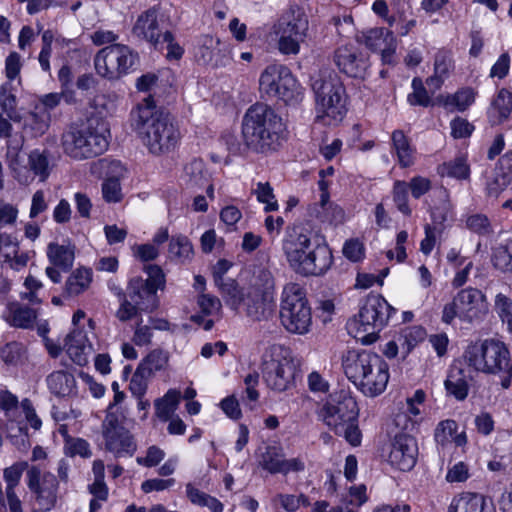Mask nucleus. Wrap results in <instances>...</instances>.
Returning a JSON list of instances; mask_svg holds the SVG:
<instances>
[{
    "instance_id": "49530a36",
    "label": "nucleus",
    "mask_w": 512,
    "mask_h": 512,
    "mask_svg": "<svg viewBox=\"0 0 512 512\" xmlns=\"http://www.w3.org/2000/svg\"><path fill=\"white\" fill-rule=\"evenodd\" d=\"M16 106L17 100L16 96L12 93L11 84H2L0 86V108L13 121L18 120Z\"/></svg>"
},
{
    "instance_id": "2f4dec72",
    "label": "nucleus",
    "mask_w": 512,
    "mask_h": 512,
    "mask_svg": "<svg viewBox=\"0 0 512 512\" xmlns=\"http://www.w3.org/2000/svg\"><path fill=\"white\" fill-rule=\"evenodd\" d=\"M36 317V311L34 309L23 306L18 302L9 303L5 312L6 321L12 326L20 328L32 327Z\"/></svg>"
},
{
    "instance_id": "de8ad7c7",
    "label": "nucleus",
    "mask_w": 512,
    "mask_h": 512,
    "mask_svg": "<svg viewBox=\"0 0 512 512\" xmlns=\"http://www.w3.org/2000/svg\"><path fill=\"white\" fill-rule=\"evenodd\" d=\"M30 466L26 461H19L7 467L3 471V478L6 482V490H14L20 483L23 472Z\"/></svg>"
},
{
    "instance_id": "4c0bfd02",
    "label": "nucleus",
    "mask_w": 512,
    "mask_h": 512,
    "mask_svg": "<svg viewBox=\"0 0 512 512\" xmlns=\"http://www.w3.org/2000/svg\"><path fill=\"white\" fill-rule=\"evenodd\" d=\"M168 252L172 259H177L181 263L190 261L194 254L191 241L182 234L170 238Z\"/></svg>"
},
{
    "instance_id": "09e8293b",
    "label": "nucleus",
    "mask_w": 512,
    "mask_h": 512,
    "mask_svg": "<svg viewBox=\"0 0 512 512\" xmlns=\"http://www.w3.org/2000/svg\"><path fill=\"white\" fill-rule=\"evenodd\" d=\"M257 200L265 204V211H275L278 209L277 201L273 194V189L268 182H258L256 188L253 190Z\"/></svg>"
},
{
    "instance_id": "6ab92c4d",
    "label": "nucleus",
    "mask_w": 512,
    "mask_h": 512,
    "mask_svg": "<svg viewBox=\"0 0 512 512\" xmlns=\"http://www.w3.org/2000/svg\"><path fill=\"white\" fill-rule=\"evenodd\" d=\"M455 299L462 321L471 323L481 320L488 312L486 296L476 288L462 289Z\"/></svg>"
},
{
    "instance_id": "f8f14e48",
    "label": "nucleus",
    "mask_w": 512,
    "mask_h": 512,
    "mask_svg": "<svg viewBox=\"0 0 512 512\" xmlns=\"http://www.w3.org/2000/svg\"><path fill=\"white\" fill-rule=\"evenodd\" d=\"M263 378L267 386L277 392H283L293 385L295 366L288 351L280 345H274L264 354Z\"/></svg>"
},
{
    "instance_id": "8fccbe9b",
    "label": "nucleus",
    "mask_w": 512,
    "mask_h": 512,
    "mask_svg": "<svg viewBox=\"0 0 512 512\" xmlns=\"http://www.w3.org/2000/svg\"><path fill=\"white\" fill-rule=\"evenodd\" d=\"M65 454L70 457L80 456L89 458L92 455L89 443L82 438H68L64 444Z\"/></svg>"
},
{
    "instance_id": "473e14b6",
    "label": "nucleus",
    "mask_w": 512,
    "mask_h": 512,
    "mask_svg": "<svg viewBox=\"0 0 512 512\" xmlns=\"http://www.w3.org/2000/svg\"><path fill=\"white\" fill-rule=\"evenodd\" d=\"M47 385L54 395L66 397L74 393L76 381L71 373L59 370L51 373L47 377Z\"/></svg>"
},
{
    "instance_id": "052dcab7",
    "label": "nucleus",
    "mask_w": 512,
    "mask_h": 512,
    "mask_svg": "<svg viewBox=\"0 0 512 512\" xmlns=\"http://www.w3.org/2000/svg\"><path fill=\"white\" fill-rule=\"evenodd\" d=\"M336 434L343 436L352 446H358L361 443V432L356 421H349L341 428L334 430Z\"/></svg>"
},
{
    "instance_id": "a19ab883",
    "label": "nucleus",
    "mask_w": 512,
    "mask_h": 512,
    "mask_svg": "<svg viewBox=\"0 0 512 512\" xmlns=\"http://www.w3.org/2000/svg\"><path fill=\"white\" fill-rule=\"evenodd\" d=\"M493 266L502 272H512V238L493 250Z\"/></svg>"
},
{
    "instance_id": "2eb2a0df",
    "label": "nucleus",
    "mask_w": 512,
    "mask_h": 512,
    "mask_svg": "<svg viewBox=\"0 0 512 512\" xmlns=\"http://www.w3.org/2000/svg\"><path fill=\"white\" fill-rule=\"evenodd\" d=\"M308 30L309 22L304 14L292 15L290 18L281 19L275 26L279 52L283 55L299 54L300 45L305 41Z\"/></svg>"
},
{
    "instance_id": "e2e57ef3",
    "label": "nucleus",
    "mask_w": 512,
    "mask_h": 512,
    "mask_svg": "<svg viewBox=\"0 0 512 512\" xmlns=\"http://www.w3.org/2000/svg\"><path fill=\"white\" fill-rule=\"evenodd\" d=\"M147 377L148 375L139 368H137L136 372L133 374L129 383V389L135 397L141 398L146 393Z\"/></svg>"
},
{
    "instance_id": "ea45409f",
    "label": "nucleus",
    "mask_w": 512,
    "mask_h": 512,
    "mask_svg": "<svg viewBox=\"0 0 512 512\" xmlns=\"http://www.w3.org/2000/svg\"><path fill=\"white\" fill-rule=\"evenodd\" d=\"M437 172L441 177H451L459 180L469 178L470 167L464 156H458L453 160L444 162L438 166Z\"/></svg>"
},
{
    "instance_id": "cd10ccee",
    "label": "nucleus",
    "mask_w": 512,
    "mask_h": 512,
    "mask_svg": "<svg viewBox=\"0 0 512 512\" xmlns=\"http://www.w3.org/2000/svg\"><path fill=\"white\" fill-rule=\"evenodd\" d=\"M454 70L453 54L449 50H439L434 58V73L427 78L430 89L438 90Z\"/></svg>"
},
{
    "instance_id": "c9c22d12",
    "label": "nucleus",
    "mask_w": 512,
    "mask_h": 512,
    "mask_svg": "<svg viewBox=\"0 0 512 512\" xmlns=\"http://www.w3.org/2000/svg\"><path fill=\"white\" fill-rule=\"evenodd\" d=\"M181 180L190 189L205 186L208 183V177L203 161L195 159L186 164Z\"/></svg>"
},
{
    "instance_id": "603ef678",
    "label": "nucleus",
    "mask_w": 512,
    "mask_h": 512,
    "mask_svg": "<svg viewBox=\"0 0 512 512\" xmlns=\"http://www.w3.org/2000/svg\"><path fill=\"white\" fill-rule=\"evenodd\" d=\"M393 201L398 210L404 215H410L411 209L408 205V185L404 181H396L393 186Z\"/></svg>"
},
{
    "instance_id": "72a5a7b5",
    "label": "nucleus",
    "mask_w": 512,
    "mask_h": 512,
    "mask_svg": "<svg viewBox=\"0 0 512 512\" xmlns=\"http://www.w3.org/2000/svg\"><path fill=\"white\" fill-rule=\"evenodd\" d=\"M448 394L457 400H464L468 396L469 385L463 369L457 366L451 367L444 382Z\"/></svg>"
},
{
    "instance_id": "1a4fd4ad",
    "label": "nucleus",
    "mask_w": 512,
    "mask_h": 512,
    "mask_svg": "<svg viewBox=\"0 0 512 512\" xmlns=\"http://www.w3.org/2000/svg\"><path fill=\"white\" fill-rule=\"evenodd\" d=\"M465 359L475 371L489 375H502L508 367L509 350L496 339H485L469 345Z\"/></svg>"
},
{
    "instance_id": "58836bf2",
    "label": "nucleus",
    "mask_w": 512,
    "mask_h": 512,
    "mask_svg": "<svg viewBox=\"0 0 512 512\" xmlns=\"http://www.w3.org/2000/svg\"><path fill=\"white\" fill-rule=\"evenodd\" d=\"M216 285L220 288L223 298L228 306L237 309L244 299V296L233 279H224L222 275L215 273Z\"/></svg>"
},
{
    "instance_id": "f3484780",
    "label": "nucleus",
    "mask_w": 512,
    "mask_h": 512,
    "mask_svg": "<svg viewBox=\"0 0 512 512\" xmlns=\"http://www.w3.org/2000/svg\"><path fill=\"white\" fill-rule=\"evenodd\" d=\"M320 415L331 429H342L345 423L357 420V402L348 392L342 390L331 395Z\"/></svg>"
},
{
    "instance_id": "9d476101",
    "label": "nucleus",
    "mask_w": 512,
    "mask_h": 512,
    "mask_svg": "<svg viewBox=\"0 0 512 512\" xmlns=\"http://www.w3.org/2000/svg\"><path fill=\"white\" fill-rule=\"evenodd\" d=\"M139 55L124 44H111L97 52L94 67L98 75L108 80H118L134 71Z\"/></svg>"
},
{
    "instance_id": "4be33fe9",
    "label": "nucleus",
    "mask_w": 512,
    "mask_h": 512,
    "mask_svg": "<svg viewBox=\"0 0 512 512\" xmlns=\"http://www.w3.org/2000/svg\"><path fill=\"white\" fill-rule=\"evenodd\" d=\"M226 45L218 38L206 35L201 38L200 44L195 50V59L204 65H224Z\"/></svg>"
},
{
    "instance_id": "774afa93",
    "label": "nucleus",
    "mask_w": 512,
    "mask_h": 512,
    "mask_svg": "<svg viewBox=\"0 0 512 512\" xmlns=\"http://www.w3.org/2000/svg\"><path fill=\"white\" fill-rule=\"evenodd\" d=\"M165 457V452L157 446H150L145 457H137L139 465L145 467L157 466Z\"/></svg>"
},
{
    "instance_id": "c756f323",
    "label": "nucleus",
    "mask_w": 512,
    "mask_h": 512,
    "mask_svg": "<svg viewBox=\"0 0 512 512\" xmlns=\"http://www.w3.org/2000/svg\"><path fill=\"white\" fill-rule=\"evenodd\" d=\"M75 250V245L69 241L63 244L52 242L48 244L46 254L52 265L66 272L73 266Z\"/></svg>"
},
{
    "instance_id": "b1692460",
    "label": "nucleus",
    "mask_w": 512,
    "mask_h": 512,
    "mask_svg": "<svg viewBox=\"0 0 512 512\" xmlns=\"http://www.w3.org/2000/svg\"><path fill=\"white\" fill-rule=\"evenodd\" d=\"M449 512H495V507L483 494L464 492L453 498Z\"/></svg>"
},
{
    "instance_id": "423d86ee",
    "label": "nucleus",
    "mask_w": 512,
    "mask_h": 512,
    "mask_svg": "<svg viewBox=\"0 0 512 512\" xmlns=\"http://www.w3.org/2000/svg\"><path fill=\"white\" fill-rule=\"evenodd\" d=\"M108 135L107 122L101 117L91 116L63 134V150L76 160L93 158L106 151Z\"/></svg>"
},
{
    "instance_id": "ddd939ff",
    "label": "nucleus",
    "mask_w": 512,
    "mask_h": 512,
    "mask_svg": "<svg viewBox=\"0 0 512 512\" xmlns=\"http://www.w3.org/2000/svg\"><path fill=\"white\" fill-rule=\"evenodd\" d=\"M126 420L127 415L110 410L101 425L105 448L117 458L131 457L137 449L133 436L125 427Z\"/></svg>"
},
{
    "instance_id": "e433bc0d",
    "label": "nucleus",
    "mask_w": 512,
    "mask_h": 512,
    "mask_svg": "<svg viewBox=\"0 0 512 512\" xmlns=\"http://www.w3.org/2000/svg\"><path fill=\"white\" fill-rule=\"evenodd\" d=\"M181 393L176 389H169L166 394L155 401L156 416L162 421H168L174 415L180 402Z\"/></svg>"
},
{
    "instance_id": "680f3d73",
    "label": "nucleus",
    "mask_w": 512,
    "mask_h": 512,
    "mask_svg": "<svg viewBox=\"0 0 512 512\" xmlns=\"http://www.w3.org/2000/svg\"><path fill=\"white\" fill-rule=\"evenodd\" d=\"M47 128L48 122L36 113H31L24 123V129L30 130L33 137L43 135Z\"/></svg>"
},
{
    "instance_id": "20e7f679",
    "label": "nucleus",
    "mask_w": 512,
    "mask_h": 512,
    "mask_svg": "<svg viewBox=\"0 0 512 512\" xmlns=\"http://www.w3.org/2000/svg\"><path fill=\"white\" fill-rule=\"evenodd\" d=\"M342 367L347 378L365 396L382 394L389 381V366L384 359L368 350H348L342 356Z\"/></svg>"
},
{
    "instance_id": "9b49d317",
    "label": "nucleus",
    "mask_w": 512,
    "mask_h": 512,
    "mask_svg": "<svg viewBox=\"0 0 512 512\" xmlns=\"http://www.w3.org/2000/svg\"><path fill=\"white\" fill-rule=\"evenodd\" d=\"M260 92L285 103L298 101L301 88L291 70L283 64H270L260 75Z\"/></svg>"
},
{
    "instance_id": "5fc2aeb1",
    "label": "nucleus",
    "mask_w": 512,
    "mask_h": 512,
    "mask_svg": "<svg viewBox=\"0 0 512 512\" xmlns=\"http://www.w3.org/2000/svg\"><path fill=\"white\" fill-rule=\"evenodd\" d=\"M495 310L502 321L507 324L508 330L512 331V299L502 293L497 294Z\"/></svg>"
},
{
    "instance_id": "13d9d810",
    "label": "nucleus",
    "mask_w": 512,
    "mask_h": 512,
    "mask_svg": "<svg viewBox=\"0 0 512 512\" xmlns=\"http://www.w3.org/2000/svg\"><path fill=\"white\" fill-rule=\"evenodd\" d=\"M467 227L479 234V235H489L492 233V227L487 216L483 214H474L467 218L466 220Z\"/></svg>"
},
{
    "instance_id": "a211bd4d",
    "label": "nucleus",
    "mask_w": 512,
    "mask_h": 512,
    "mask_svg": "<svg viewBox=\"0 0 512 512\" xmlns=\"http://www.w3.org/2000/svg\"><path fill=\"white\" fill-rule=\"evenodd\" d=\"M167 20L158 6L151 7L138 16L132 33L135 37L150 43L155 49H160L163 46L165 30H168Z\"/></svg>"
},
{
    "instance_id": "bb28decb",
    "label": "nucleus",
    "mask_w": 512,
    "mask_h": 512,
    "mask_svg": "<svg viewBox=\"0 0 512 512\" xmlns=\"http://www.w3.org/2000/svg\"><path fill=\"white\" fill-rule=\"evenodd\" d=\"M512 112V92L502 88L491 100L487 109V119L491 125H499L506 121Z\"/></svg>"
},
{
    "instance_id": "69168bd1",
    "label": "nucleus",
    "mask_w": 512,
    "mask_h": 512,
    "mask_svg": "<svg viewBox=\"0 0 512 512\" xmlns=\"http://www.w3.org/2000/svg\"><path fill=\"white\" fill-rule=\"evenodd\" d=\"M17 217V207L0 199V228L8 225H14Z\"/></svg>"
},
{
    "instance_id": "4468645a",
    "label": "nucleus",
    "mask_w": 512,
    "mask_h": 512,
    "mask_svg": "<svg viewBox=\"0 0 512 512\" xmlns=\"http://www.w3.org/2000/svg\"><path fill=\"white\" fill-rule=\"evenodd\" d=\"M52 170L50 153L45 149L35 148L20 161L16 160L11 169L13 178L21 185H29L36 178L45 182Z\"/></svg>"
},
{
    "instance_id": "4d7b16f0",
    "label": "nucleus",
    "mask_w": 512,
    "mask_h": 512,
    "mask_svg": "<svg viewBox=\"0 0 512 512\" xmlns=\"http://www.w3.org/2000/svg\"><path fill=\"white\" fill-rule=\"evenodd\" d=\"M316 217L319 218L322 222L338 223L342 222L344 218V212L341 207L328 201L324 209L320 205L316 212Z\"/></svg>"
},
{
    "instance_id": "7c9ffc66",
    "label": "nucleus",
    "mask_w": 512,
    "mask_h": 512,
    "mask_svg": "<svg viewBox=\"0 0 512 512\" xmlns=\"http://www.w3.org/2000/svg\"><path fill=\"white\" fill-rule=\"evenodd\" d=\"M92 277L93 272L91 269L77 268L65 281L62 296L64 298H71L85 292L92 282Z\"/></svg>"
},
{
    "instance_id": "c03bdc74",
    "label": "nucleus",
    "mask_w": 512,
    "mask_h": 512,
    "mask_svg": "<svg viewBox=\"0 0 512 512\" xmlns=\"http://www.w3.org/2000/svg\"><path fill=\"white\" fill-rule=\"evenodd\" d=\"M476 92L470 88L465 87L458 90L453 95H449L445 100L446 106H454L458 111H465L475 101Z\"/></svg>"
},
{
    "instance_id": "dca6fc26",
    "label": "nucleus",
    "mask_w": 512,
    "mask_h": 512,
    "mask_svg": "<svg viewBox=\"0 0 512 512\" xmlns=\"http://www.w3.org/2000/svg\"><path fill=\"white\" fill-rule=\"evenodd\" d=\"M26 484L43 510L50 511L56 506L59 485L53 473L43 471L39 465H32L26 473Z\"/></svg>"
},
{
    "instance_id": "864d4df0",
    "label": "nucleus",
    "mask_w": 512,
    "mask_h": 512,
    "mask_svg": "<svg viewBox=\"0 0 512 512\" xmlns=\"http://www.w3.org/2000/svg\"><path fill=\"white\" fill-rule=\"evenodd\" d=\"M9 138L7 141V161L11 170L15 167L16 160L20 161L26 154L22 151L25 142L23 136H10Z\"/></svg>"
},
{
    "instance_id": "6e6552de",
    "label": "nucleus",
    "mask_w": 512,
    "mask_h": 512,
    "mask_svg": "<svg viewBox=\"0 0 512 512\" xmlns=\"http://www.w3.org/2000/svg\"><path fill=\"white\" fill-rule=\"evenodd\" d=\"M280 320L284 328L295 334H306L312 324L311 308L304 290L296 283L287 284L282 292Z\"/></svg>"
},
{
    "instance_id": "c85d7f7f",
    "label": "nucleus",
    "mask_w": 512,
    "mask_h": 512,
    "mask_svg": "<svg viewBox=\"0 0 512 512\" xmlns=\"http://www.w3.org/2000/svg\"><path fill=\"white\" fill-rule=\"evenodd\" d=\"M434 438L437 445L442 448L450 443H454L456 447H464L468 442L466 432L464 430L458 432V424L452 419H446L438 423Z\"/></svg>"
},
{
    "instance_id": "0eeeda50",
    "label": "nucleus",
    "mask_w": 512,
    "mask_h": 512,
    "mask_svg": "<svg viewBox=\"0 0 512 512\" xmlns=\"http://www.w3.org/2000/svg\"><path fill=\"white\" fill-rule=\"evenodd\" d=\"M392 311L383 297L370 295L359 313L347 322L348 333L362 344H372L378 339V333L388 322Z\"/></svg>"
},
{
    "instance_id": "412c9836",
    "label": "nucleus",
    "mask_w": 512,
    "mask_h": 512,
    "mask_svg": "<svg viewBox=\"0 0 512 512\" xmlns=\"http://www.w3.org/2000/svg\"><path fill=\"white\" fill-rule=\"evenodd\" d=\"M334 62L350 77L363 78L368 68V59L351 46H342L335 51Z\"/></svg>"
},
{
    "instance_id": "3c124183",
    "label": "nucleus",
    "mask_w": 512,
    "mask_h": 512,
    "mask_svg": "<svg viewBox=\"0 0 512 512\" xmlns=\"http://www.w3.org/2000/svg\"><path fill=\"white\" fill-rule=\"evenodd\" d=\"M24 355V347L21 343L10 342L0 347V358L6 364H18Z\"/></svg>"
},
{
    "instance_id": "79ce46f5",
    "label": "nucleus",
    "mask_w": 512,
    "mask_h": 512,
    "mask_svg": "<svg viewBox=\"0 0 512 512\" xmlns=\"http://www.w3.org/2000/svg\"><path fill=\"white\" fill-rule=\"evenodd\" d=\"M168 363V354L162 350H153L151 351L143 363L139 365V369H141L148 376L151 374L163 370Z\"/></svg>"
},
{
    "instance_id": "338daca9",
    "label": "nucleus",
    "mask_w": 512,
    "mask_h": 512,
    "mask_svg": "<svg viewBox=\"0 0 512 512\" xmlns=\"http://www.w3.org/2000/svg\"><path fill=\"white\" fill-rule=\"evenodd\" d=\"M451 135L455 139H461L469 137L474 127L464 118L456 117L454 118L451 123Z\"/></svg>"
},
{
    "instance_id": "f257e3e1",
    "label": "nucleus",
    "mask_w": 512,
    "mask_h": 512,
    "mask_svg": "<svg viewBox=\"0 0 512 512\" xmlns=\"http://www.w3.org/2000/svg\"><path fill=\"white\" fill-rule=\"evenodd\" d=\"M282 251L292 270L302 276H320L333 261L328 245L320 243L316 234L302 224L285 228Z\"/></svg>"
},
{
    "instance_id": "7ed1b4c3",
    "label": "nucleus",
    "mask_w": 512,
    "mask_h": 512,
    "mask_svg": "<svg viewBox=\"0 0 512 512\" xmlns=\"http://www.w3.org/2000/svg\"><path fill=\"white\" fill-rule=\"evenodd\" d=\"M131 115L135 128L150 153L161 155L176 148L180 132L168 115L157 109L151 96L143 99Z\"/></svg>"
},
{
    "instance_id": "39448f33",
    "label": "nucleus",
    "mask_w": 512,
    "mask_h": 512,
    "mask_svg": "<svg viewBox=\"0 0 512 512\" xmlns=\"http://www.w3.org/2000/svg\"><path fill=\"white\" fill-rule=\"evenodd\" d=\"M317 120L325 125L340 122L346 114V90L338 74L322 68L311 77Z\"/></svg>"
},
{
    "instance_id": "f03ea898",
    "label": "nucleus",
    "mask_w": 512,
    "mask_h": 512,
    "mask_svg": "<svg viewBox=\"0 0 512 512\" xmlns=\"http://www.w3.org/2000/svg\"><path fill=\"white\" fill-rule=\"evenodd\" d=\"M286 130L283 119L264 104L249 107L242 120V138L250 150L261 154L276 152L282 146Z\"/></svg>"
},
{
    "instance_id": "a18cd8bd",
    "label": "nucleus",
    "mask_w": 512,
    "mask_h": 512,
    "mask_svg": "<svg viewBox=\"0 0 512 512\" xmlns=\"http://www.w3.org/2000/svg\"><path fill=\"white\" fill-rule=\"evenodd\" d=\"M283 451L277 446H268L261 456L260 464L263 469L271 474L279 473L281 461L283 458Z\"/></svg>"
},
{
    "instance_id": "aec40b11",
    "label": "nucleus",
    "mask_w": 512,
    "mask_h": 512,
    "mask_svg": "<svg viewBox=\"0 0 512 512\" xmlns=\"http://www.w3.org/2000/svg\"><path fill=\"white\" fill-rule=\"evenodd\" d=\"M418 447L414 437L407 434H398L394 437L388 454L389 463L401 470H411L417 459Z\"/></svg>"
},
{
    "instance_id": "f704fd0d",
    "label": "nucleus",
    "mask_w": 512,
    "mask_h": 512,
    "mask_svg": "<svg viewBox=\"0 0 512 512\" xmlns=\"http://www.w3.org/2000/svg\"><path fill=\"white\" fill-rule=\"evenodd\" d=\"M392 146L401 167H409L414 163L415 149L402 130H395L391 136Z\"/></svg>"
},
{
    "instance_id": "a878e982",
    "label": "nucleus",
    "mask_w": 512,
    "mask_h": 512,
    "mask_svg": "<svg viewBox=\"0 0 512 512\" xmlns=\"http://www.w3.org/2000/svg\"><path fill=\"white\" fill-rule=\"evenodd\" d=\"M156 292L147 281L136 277L129 282L126 296L138 305L141 311H147L154 307Z\"/></svg>"
},
{
    "instance_id": "37998d69",
    "label": "nucleus",
    "mask_w": 512,
    "mask_h": 512,
    "mask_svg": "<svg viewBox=\"0 0 512 512\" xmlns=\"http://www.w3.org/2000/svg\"><path fill=\"white\" fill-rule=\"evenodd\" d=\"M365 45L373 51L384 50L388 40H393L392 33L385 28H374L364 35Z\"/></svg>"
},
{
    "instance_id": "0e129e2a",
    "label": "nucleus",
    "mask_w": 512,
    "mask_h": 512,
    "mask_svg": "<svg viewBox=\"0 0 512 512\" xmlns=\"http://www.w3.org/2000/svg\"><path fill=\"white\" fill-rule=\"evenodd\" d=\"M425 330L421 326H413L407 328L401 338H403V344H406V351L409 352L413 347H415L420 341L425 338Z\"/></svg>"
},
{
    "instance_id": "bf43d9fd",
    "label": "nucleus",
    "mask_w": 512,
    "mask_h": 512,
    "mask_svg": "<svg viewBox=\"0 0 512 512\" xmlns=\"http://www.w3.org/2000/svg\"><path fill=\"white\" fill-rule=\"evenodd\" d=\"M102 194L107 202H119L122 198L119 179L115 177L106 179L102 184Z\"/></svg>"
},
{
    "instance_id": "393cba45",
    "label": "nucleus",
    "mask_w": 512,
    "mask_h": 512,
    "mask_svg": "<svg viewBox=\"0 0 512 512\" xmlns=\"http://www.w3.org/2000/svg\"><path fill=\"white\" fill-rule=\"evenodd\" d=\"M65 346L70 359L79 366L86 365L93 354V348L86 333L80 329L73 330L66 337Z\"/></svg>"
},
{
    "instance_id": "6e6d98bb",
    "label": "nucleus",
    "mask_w": 512,
    "mask_h": 512,
    "mask_svg": "<svg viewBox=\"0 0 512 512\" xmlns=\"http://www.w3.org/2000/svg\"><path fill=\"white\" fill-rule=\"evenodd\" d=\"M412 88L413 92L408 95V102L411 105H419L423 107L429 106L431 103V98L423 86L422 80L420 78H414L412 80Z\"/></svg>"
},
{
    "instance_id": "5701e85b",
    "label": "nucleus",
    "mask_w": 512,
    "mask_h": 512,
    "mask_svg": "<svg viewBox=\"0 0 512 512\" xmlns=\"http://www.w3.org/2000/svg\"><path fill=\"white\" fill-rule=\"evenodd\" d=\"M246 315L253 321L267 320L273 313L272 301L259 289H251L243 299Z\"/></svg>"
}]
</instances>
